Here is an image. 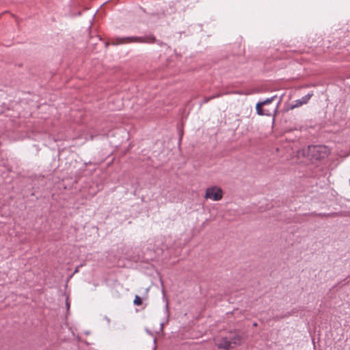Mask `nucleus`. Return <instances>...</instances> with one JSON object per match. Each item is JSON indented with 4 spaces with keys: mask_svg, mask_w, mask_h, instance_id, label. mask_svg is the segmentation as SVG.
I'll return each mask as SVG.
<instances>
[{
    "mask_svg": "<svg viewBox=\"0 0 350 350\" xmlns=\"http://www.w3.org/2000/svg\"><path fill=\"white\" fill-rule=\"evenodd\" d=\"M217 345L218 348L224 349L226 350L233 347L232 342L228 338H221L218 342H217Z\"/></svg>",
    "mask_w": 350,
    "mask_h": 350,
    "instance_id": "obj_6",
    "label": "nucleus"
},
{
    "mask_svg": "<svg viewBox=\"0 0 350 350\" xmlns=\"http://www.w3.org/2000/svg\"><path fill=\"white\" fill-rule=\"evenodd\" d=\"M156 42V38L152 35H148L146 36L137 37H125V38H117L113 42V44H124L125 42H144V43H153Z\"/></svg>",
    "mask_w": 350,
    "mask_h": 350,
    "instance_id": "obj_1",
    "label": "nucleus"
},
{
    "mask_svg": "<svg viewBox=\"0 0 350 350\" xmlns=\"http://www.w3.org/2000/svg\"><path fill=\"white\" fill-rule=\"evenodd\" d=\"M276 96H272L271 98H267L266 100H263V101H261L260 102V103H262V106H265V105H269L270 103H271L273 102V100H274V98H275Z\"/></svg>",
    "mask_w": 350,
    "mask_h": 350,
    "instance_id": "obj_8",
    "label": "nucleus"
},
{
    "mask_svg": "<svg viewBox=\"0 0 350 350\" xmlns=\"http://www.w3.org/2000/svg\"><path fill=\"white\" fill-rule=\"evenodd\" d=\"M256 113L259 116H271L276 111V109L273 108V110H264L262 103L258 102L256 105Z\"/></svg>",
    "mask_w": 350,
    "mask_h": 350,
    "instance_id": "obj_4",
    "label": "nucleus"
},
{
    "mask_svg": "<svg viewBox=\"0 0 350 350\" xmlns=\"http://www.w3.org/2000/svg\"><path fill=\"white\" fill-rule=\"evenodd\" d=\"M338 213H319V214H317L316 215L317 216H319V217H331V216H333V215H337Z\"/></svg>",
    "mask_w": 350,
    "mask_h": 350,
    "instance_id": "obj_10",
    "label": "nucleus"
},
{
    "mask_svg": "<svg viewBox=\"0 0 350 350\" xmlns=\"http://www.w3.org/2000/svg\"><path fill=\"white\" fill-rule=\"evenodd\" d=\"M223 197L222 189L217 186H212L206 189L204 198L211 199L214 201H219Z\"/></svg>",
    "mask_w": 350,
    "mask_h": 350,
    "instance_id": "obj_3",
    "label": "nucleus"
},
{
    "mask_svg": "<svg viewBox=\"0 0 350 350\" xmlns=\"http://www.w3.org/2000/svg\"><path fill=\"white\" fill-rule=\"evenodd\" d=\"M329 150L325 146H312L308 147V154L314 160H321L329 155Z\"/></svg>",
    "mask_w": 350,
    "mask_h": 350,
    "instance_id": "obj_2",
    "label": "nucleus"
},
{
    "mask_svg": "<svg viewBox=\"0 0 350 350\" xmlns=\"http://www.w3.org/2000/svg\"><path fill=\"white\" fill-rule=\"evenodd\" d=\"M133 304L136 306L142 305V301L141 297L138 295H135L134 301H133Z\"/></svg>",
    "mask_w": 350,
    "mask_h": 350,
    "instance_id": "obj_9",
    "label": "nucleus"
},
{
    "mask_svg": "<svg viewBox=\"0 0 350 350\" xmlns=\"http://www.w3.org/2000/svg\"><path fill=\"white\" fill-rule=\"evenodd\" d=\"M253 325H254V327H256V326H257V323H254Z\"/></svg>",
    "mask_w": 350,
    "mask_h": 350,
    "instance_id": "obj_15",
    "label": "nucleus"
},
{
    "mask_svg": "<svg viewBox=\"0 0 350 350\" xmlns=\"http://www.w3.org/2000/svg\"><path fill=\"white\" fill-rule=\"evenodd\" d=\"M232 342V345H237L241 342V337L239 334H234L232 338H229Z\"/></svg>",
    "mask_w": 350,
    "mask_h": 350,
    "instance_id": "obj_7",
    "label": "nucleus"
},
{
    "mask_svg": "<svg viewBox=\"0 0 350 350\" xmlns=\"http://www.w3.org/2000/svg\"><path fill=\"white\" fill-rule=\"evenodd\" d=\"M273 108H275V109H276V107H272V108H271V109H269V108H263V109H264V110H273Z\"/></svg>",
    "mask_w": 350,
    "mask_h": 350,
    "instance_id": "obj_13",
    "label": "nucleus"
},
{
    "mask_svg": "<svg viewBox=\"0 0 350 350\" xmlns=\"http://www.w3.org/2000/svg\"><path fill=\"white\" fill-rule=\"evenodd\" d=\"M312 95H313V93L312 92H310V93H308L304 96H303L302 98L296 100L295 101V104H293L292 105L291 108L293 109V108H295V107H301V105H303L304 104H306L309 101V100L311 98Z\"/></svg>",
    "mask_w": 350,
    "mask_h": 350,
    "instance_id": "obj_5",
    "label": "nucleus"
},
{
    "mask_svg": "<svg viewBox=\"0 0 350 350\" xmlns=\"http://www.w3.org/2000/svg\"><path fill=\"white\" fill-rule=\"evenodd\" d=\"M66 306L68 308H69V307H70V304H68V301H66Z\"/></svg>",
    "mask_w": 350,
    "mask_h": 350,
    "instance_id": "obj_14",
    "label": "nucleus"
},
{
    "mask_svg": "<svg viewBox=\"0 0 350 350\" xmlns=\"http://www.w3.org/2000/svg\"><path fill=\"white\" fill-rule=\"evenodd\" d=\"M211 100H212V98L211 96L209 97H204L202 101V103L201 104H205V103H207L208 101H210Z\"/></svg>",
    "mask_w": 350,
    "mask_h": 350,
    "instance_id": "obj_11",
    "label": "nucleus"
},
{
    "mask_svg": "<svg viewBox=\"0 0 350 350\" xmlns=\"http://www.w3.org/2000/svg\"><path fill=\"white\" fill-rule=\"evenodd\" d=\"M163 323H161V328L163 327Z\"/></svg>",
    "mask_w": 350,
    "mask_h": 350,
    "instance_id": "obj_16",
    "label": "nucleus"
},
{
    "mask_svg": "<svg viewBox=\"0 0 350 350\" xmlns=\"http://www.w3.org/2000/svg\"><path fill=\"white\" fill-rule=\"evenodd\" d=\"M221 95H222V94L218 93V94L211 96V97L212 98V99H214V98H219V97L221 96Z\"/></svg>",
    "mask_w": 350,
    "mask_h": 350,
    "instance_id": "obj_12",
    "label": "nucleus"
}]
</instances>
